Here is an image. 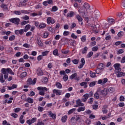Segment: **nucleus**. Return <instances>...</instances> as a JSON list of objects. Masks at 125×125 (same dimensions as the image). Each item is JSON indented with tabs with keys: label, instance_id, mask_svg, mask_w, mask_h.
Masks as SVG:
<instances>
[{
	"label": "nucleus",
	"instance_id": "obj_59",
	"mask_svg": "<svg viewBox=\"0 0 125 125\" xmlns=\"http://www.w3.org/2000/svg\"><path fill=\"white\" fill-rule=\"evenodd\" d=\"M31 124H34V123H36L37 122V118L34 117L31 120Z\"/></svg>",
	"mask_w": 125,
	"mask_h": 125
},
{
	"label": "nucleus",
	"instance_id": "obj_44",
	"mask_svg": "<svg viewBox=\"0 0 125 125\" xmlns=\"http://www.w3.org/2000/svg\"><path fill=\"white\" fill-rule=\"evenodd\" d=\"M81 39L83 42H84L85 41H86V36L84 35L83 36H82Z\"/></svg>",
	"mask_w": 125,
	"mask_h": 125
},
{
	"label": "nucleus",
	"instance_id": "obj_11",
	"mask_svg": "<svg viewBox=\"0 0 125 125\" xmlns=\"http://www.w3.org/2000/svg\"><path fill=\"white\" fill-rule=\"evenodd\" d=\"M28 0H20V2L18 5V6H19V7H22V6H24V5H25V3L28 1Z\"/></svg>",
	"mask_w": 125,
	"mask_h": 125
},
{
	"label": "nucleus",
	"instance_id": "obj_47",
	"mask_svg": "<svg viewBox=\"0 0 125 125\" xmlns=\"http://www.w3.org/2000/svg\"><path fill=\"white\" fill-rule=\"evenodd\" d=\"M124 52L125 51H124V49H120L117 51V54H123Z\"/></svg>",
	"mask_w": 125,
	"mask_h": 125
},
{
	"label": "nucleus",
	"instance_id": "obj_37",
	"mask_svg": "<svg viewBox=\"0 0 125 125\" xmlns=\"http://www.w3.org/2000/svg\"><path fill=\"white\" fill-rule=\"evenodd\" d=\"M48 53H49V51H45L43 52H42V56H47V54H48Z\"/></svg>",
	"mask_w": 125,
	"mask_h": 125
},
{
	"label": "nucleus",
	"instance_id": "obj_40",
	"mask_svg": "<svg viewBox=\"0 0 125 125\" xmlns=\"http://www.w3.org/2000/svg\"><path fill=\"white\" fill-rule=\"evenodd\" d=\"M68 78H69L68 77V75L66 74L65 75H64V76L62 77V80H63L64 82H67Z\"/></svg>",
	"mask_w": 125,
	"mask_h": 125
},
{
	"label": "nucleus",
	"instance_id": "obj_25",
	"mask_svg": "<svg viewBox=\"0 0 125 125\" xmlns=\"http://www.w3.org/2000/svg\"><path fill=\"white\" fill-rule=\"evenodd\" d=\"M98 68L103 71L104 70V64L102 63L99 64Z\"/></svg>",
	"mask_w": 125,
	"mask_h": 125
},
{
	"label": "nucleus",
	"instance_id": "obj_28",
	"mask_svg": "<svg viewBox=\"0 0 125 125\" xmlns=\"http://www.w3.org/2000/svg\"><path fill=\"white\" fill-rule=\"evenodd\" d=\"M27 74L26 72H22L20 78L21 79H23V78H25L27 76Z\"/></svg>",
	"mask_w": 125,
	"mask_h": 125
},
{
	"label": "nucleus",
	"instance_id": "obj_4",
	"mask_svg": "<svg viewBox=\"0 0 125 125\" xmlns=\"http://www.w3.org/2000/svg\"><path fill=\"white\" fill-rule=\"evenodd\" d=\"M93 93L92 91H90L89 94L86 93L83 95V98L82 99V102H86L89 97H92Z\"/></svg>",
	"mask_w": 125,
	"mask_h": 125
},
{
	"label": "nucleus",
	"instance_id": "obj_36",
	"mask_svg": "<svg viewBox=\"0 0 125 125\" xmlns=\"http://www.w3.org/2000/svg\"><path fill=\"white\" fill-rule=\"evenodd\" d=\"M48 36H49V33H48V32H46L43 34V38L47 39V38H48Z\"/></svg>",
	"mask_w": 125,
	"mask_h": 125
},
{
	"label": "nucleus",
	"instance_id": "obj_61",
	"mask_svg": "<svg viewBox=\"0 0 125 125\" xmlns=\"http://www.w3.org/2000/svg\"><path fill=\"white\" fill-rule=\"evenodd\" d=\"M53 65L52 62H49L47 65V68L48 69H51L52 68Z\"/></svg>",
	"mask_w": 125,
	"mask_h": 125
},
{
	"label": "nucleus",
	"instance_id": "obj_12",
	"mask_svg": "<svg viewBox=\"0 0 125 125\" xmlns=\"http://www.w3.org/2000/svg\"><path fill=\"white\" fill-rule=\"evenodd\" d=\"M53 93L58 96H60V95L62 94V90L59 89H54L53 90Z\"/></svg>",
	"mask_w": 125,
	"mask_h": 125
},
{
	"label": "nucleus",
	"instance_id": "obj_43",
	"mask_svg": "<svg viewBox=\"0 0 125 125\" xmlns=\"http://www.w3.org/2000/svg\"><path fill=\"white\" fill-rule=\"evenodd\" d=\"M95 84H96V83L95 82H92L89 83V86L90 87H92L94 86V85H95Z\"/></svg>",
	"mask_w": 125,
	"mask_h": 125
},
{
	"label": "nucleus",
	"instance_id": "obj_57",
	"mask_svg": "<svg viewBox=\"0 0 125 125\" xmlns=\"http://www.w3.org/2000/svg\"><path fill=\"white\" fill-rule=\"evenodd\" d=\"M14 13L16 15H21V12L20 11H14Z\"/></svg>",
	"mask_w": 125,
	"mask_h": 125
},
{
	"label": "nucleus",
	"instance_id": "obj_34",
	"mask_svg": "<svg viewBox=\"0 0 125 125\" xmlns=\"http://www.w3.org/2000/svg\"><path fill=\"white\" fill-rule=\"evenodd\" d=\"M77 73L72 74L70 77V80H74V79H75L76 77H77Z\"/></svg>",
	"mask_w": 125,
	"mask_h": 125
},
{
	"label": "nucleus",
	"instance_id": "obj_50",
	"mask_svg": "<svg viewBox=\"0 0 125 125\" xmlns=\"http://www.w3.org/2000/svg\"><path fill=\"white\" fill-rule=\"evenodd\" d=\"M98 50V47L97 46H94L92 48V51L96 52Z\"/></svg>",
	"mask_w": 125,
	"mask_h": 125
},
{
	"label": "nucleus",
	"instance_id": "obj_38",
	"mask_svg": "<svg viewBox=\"0 0 125 125\" xmlns=\"http://www.w3.org/2000/svg\"><path fill=\"white\" fill-rule=\"evenodd\" d=\"M90 76L91 78H95V77H96L95 73H94L92 71H91L90 72Z\"/></svg>",
	"mask_w": 125,
	"mask_h": 125
},
{
	"label": "nucleus",
	"instance_id": "obj_41",
	"mask_svg": "<svg viewBox=\"0 0 125 125\" xmlns=\"http://www.w3.org/2000/svg\"><path fill=\"white\" fill-rule=\"evenodd\" d=\"M92 55H93V52L90 51L87 54V58H90Z\"/></svg>",
	"mask_w": 125,
	"mask_h": 125
},
{
	"label": "nucleus",
	"instance_id": "obj_2",
	"mask_svg": "<svg viewBox=\"0 0 125 125\" xmlns=\"http://www.w3.org/2000/svg\"><path fill=\"white\" fill-rule=\"evenodd\" d=\"M98 91L99 92L101 95L103 96H107L108 95V88H101L99 87L98 89Z\"/></svg>",
	"mask_w": 125,
	"mask_h": 125
},
{
	"label": "nucleus",
	"instance_id": "obj_30",
	"mask_svg": "<svg viewBox=\"0 0 125 125\" xmlns=\"http://www.w3.org/2000/svg\"><path fill=\"white\" fill-rule=\"evenodd\" d=\"M84 8L87 10L89 8H90V6H89V4L87 3H84L83 5Z\"/></svg>",
	"mask_w": 125,
	"mask_h": 125
},
{
	"label": "nucleus",
	"instance_id": "obj_1",
	"mask_svg": "<svg viewBox=\"0 0 125 125\" xmlns=\"http://www.w3.org/2000/svg\"><path fill=\"white\" fill-rule=\"evenodd\" d=\"M121 64L120 63H115L113 67L115 68L114 74L116 75L117 78H121L125 76V73L122 72V68L120 67Z\"/></svg>",
	"mask_w": 125,
	"mask_h": 125
},
{
	"label": "nucleus",
	"instance_id": "obj_55",
	"mask_svg": "<svg viewBox=\"0 0 125 125\" xmlns=\"http://www.w3.org/2000/svg\"><path fill=\"white\" fill-rule=\"evenodd\" d=\"M21 110V108L19 107H17L14 109L15 113H18L19 112H20Z\"/></svg>",
	"mask_w": 125,
	"mask_h": 125
},
{
	"label": "nucleus",
	"instance_id": "obj_17",
	"mask_svg": "<svg viewBox=\"0 0 125 125\" xmlns=\"http://www.w3.org/2000/svg\"><path fill=\"white\" fill-rule=\"evenodd\" d=\"M87 50H88V47L87 46L84 47V48L81 49V51L82 54H85L87 53Z\"/></svg>",
	"mask_w": 125,
	"mask_h": 125
},
{
	"label": "nucleus",
	"instance_id": "obj_52",
	"mask_svg": "<svg viewBox=\"0 0 125 125\" xmlns=\"http://www.w3.org/2000/svg\"><path fill=\"white\" fill-rule=\"evenodd\" d=\"M29 22V21H23L21 22V25L22 26H24V25H26V24H28Z\"/></svg>",
	"mask_w": 125,
	"mask_h": 125
},
{
	"label": "nucleus",
	"instance_id": "obj_45",
	"mask_svg": "<svg viewBox=\"0 0 125 125\" xmlns=\"http://www.w3.org/2000/svg\"><path fill=\"white\" fill-rule=\"evenodd\" d=\"M124 33L123 31H120L119 32H118V33L117 34L118 37H123V36H124Z\"/></svg>",
	"mask_w": 125,
	"mask_h": 125
},
{
	"label": "nucleus",
	"instance_id": "obj_26",
	"mask_svg": "<svg viewBox=\"0 0 125 125\" xmlns=\"http://www.w3.org/2000/svg\"><path fill=\"white\" fill-rule=\"evenodd\" d=\"M37 73L38 76H43V72L42 69H38Z\"/></svg>",
	"mask_w": 125,
	"mask_h": 125
},
{
	"label": "nucleus",
	"instance_id": "obj_51",
	"mask_svg": "<svg viewBox=\"0 0 125 125\" xmlns=\"http://www.w3.org/2000/svg\"><path fill=\"white\" fill-rule=\"evenodd\" d=\"M69 34H70V31H64L63 33V35L64 36H69Z\"/></svg>",
	"mask_w": 125,
	"mask_h": 125
},
{
	"label": "nucleus",
	"instance_id": "obj_56",
	"mask_svg": "<svg viewBox=\"0 0 125 125\" xmlns=\"http://www.w3.org/2000/svg\"><path fill=\"white\" fill-rule=\"evenodd\" d=\"M0 82L2 83H4L5 80L3 79V75L0 76Z\"/></svg>",
	"mask_w": 125,
	"mask_h": 125
},
{
	"label": "nucleus",
	"instance_id": "obj_32",
	"mask_svg": "<svg viewBox=\"0 0 125 125\" xmlns=\"http://www.w3.org/2000/svg\"><path fill=\"white\" fill-rule=\"evenodd\" d=\"M53 55H55V56H58V55H59V54H58V49H56L54 50V51H53Z\"/></svg>",
	"mask_w": 125,
	"mask_h": 125
},
{
	"label": "nucleus",
	"instance_id": "obj_16",
	"mask_svg": "<svg viewBox=\"0 0 125 125\" xmlns=\"http://www.w3.org/2000/svg\"><path fill=\"white\" fill-rule=\"evenodd\" d=\"M107 21L109 23V25H113L115 23V20L112 18H107Z\"/></svg>",
	"mask_w": 125,
	"mask_h": 125
},
{
	"label": "nucleus",
	"instance_id": "obj_58",
	"mask_svg": "<svg viewBox=\"0 0 125 125\" xmlns=\"http://www.w3.org/2000/svg\"><path fill=\"white\" fill-rule=\"evenodd\" d=\"M102 71V69H100L98 68L96 70V74H99L101 73V72Z\"/></svg>",
	"mask_w": 125,
	"mask_h": 125
},
{
	"label": "nucleus",
	"instance_id": "obj_14",
	"mask_svg": "<svg viewBox=\"0 0 125 125\" xmlns=\"http://www.w3.org/2000/svg\"><path fill=\"white\" fill-rule=\"evenodd\" d=\"M75 16V12L73 11H71L69 13L67 14L66 17L67 18H72L73 16Z\"/></svg>",
	"mask_w": 125,
	"mask_h": 125
},
{
	"label": "nucleus",
	"instance_id": "obj_23",
	"mask_svg": "<svg viewBox=\"0 0 125 125\" xmlns=\"http://www.w3.org/2000/svg\"><path fill=\"white\" fill-rule=\"evenodd\" d=\"M114 91H115V88H114V87H110L107 89V93H109V92L113 93Z\"/></svg>",
	"mask_w": 125,
	"mask_h": 125
},
{
	"label": "nucleus",
	"instance_id": "obj_42",
	"mask_svg": "<svg viewBox=\"0 0 125 125\" xmlns=\"http://www.w3.org/2000/svg\"><path fill=\"white\" fill-rule=\"evenodd\" d=\"M11 116L13 117V118H14V119H17V118H18V114L15 113H12Z\"/></svg>",
	"mask_w": 125,
	"mask_h": 125
},
{
	"label": "nucleus",
	"instance_id": "obj_6",
	"mask_svg": "<svg viewBox=\"0 0 125 125\" xmlns=\"http://www.w3.org/2000/svg\"><path fill=\"white\" fill-rule=\"evenodd\" d=\"M9 21L13 24H15L16 25H19V22H20V19L18 18H12L9 19Z\"/></svg>",
	"mask_w": 125,
	"mask_h": 125
},
{
	"label": "nucleus",
	"instance_id": "obj_39",
	"mask_svg": "<svg viewBox=\"0 0 125 125\" xmlns=\"http://www.w3.org/2000/svg\"><path fill=\"white\" fill-rule=\"evenodd\" d=\"M21 13H23L24 14H30V12H29L28 10H21Z\"/></svg>",
	"mask_w": 125,
	"mask_h": 125
},
{
	"label": "nucleus",
	"instance_id": "obj_46",
	"mask_svg": "<svg viewBox=\"0 0 125 125\" xmlns=\"http://www.w3.org/2000/svg\"><path fill=\"white\" fill-rule=\"evenodd\" d=\"M15 40V36L14 35L11 36L9 38V41L12 42Z\"/></svg>",
	"mask_w": 125,
	"mask_h": 125
},
{
	"label": "nucleus",
	"instance_id": "obj_53",
	"mask_svg": "<svg viewBox=\"0 0 125 125\" xmlns=\"http://www.w3.org/2000/svg\"><path fill=\"white\" fill-rule=\"evenodd\" d=\"M93 98H90L88 101V104H92V103H93Z\"/></svg>",
	"mask_w": 125,
	"mask_h": 125
},
{
	"label": "nucleus",
	"instance_id": "obj_33",
	"mask_svg": "<svg viewBox=\"0 0 125 125\" xmlns=\"http://www.w3.org/2000/svg\"><path fill=\"white\" fill-rule=\"evenodd\" d=\"M61 52L62 53V54H68V53H69V52H70V50H64L62 49L61 50Z\"/></svg>",
	"mask_w": 125,
	"mask_h": 125
},
{
	"label": "nucleus",
	"instance_id": "obj_15",
	"mask_svg": "<svg viewBox=\"0 0 125 125\" xmlns=\"http://www.w3.org/2000/svg\"><path fill=\"white\" fill-rule=\"evenodd\" d=\"M48 114L50 116V118H52L53 120H56V114L52 113L51 111H48Z\"/></svg>",
	"mask_w": 125,
	"mask_h": 125
},
{
	"label": "nucleus",
	"instance_id": "obj_7",
	"mask_svg": "<svg viewBox=\"0 0 125 125\" xmlns=\"http://www.w3.org/2000/svg\"><path fill=\"white\" fill-rule=\"evenodd\" d=\"M36 83H37V78H34L33 80H32V78H30L27 81V84H29V85H31V84L34 85L36 84Z\"/></svg>",
	"mask_w": 125,
	"mask_h": 125
},
{
	"label": "nucleus",
	"instance_id": "obj_24",
	"mask_svg": "<svg viewBox=\"0 0 125 125\" xmlns=\"http://www.w3.org/2000/svg\"><path fill=\"white\" fill-rule=\"evenodd\" d=\"M81 86H84V88L87 87V83L85 82H82L80 83Z\"/></svg>",
	"mask_w": 125,
	"mask_h": 125
},
{
	"label": "nucleus",
	"instance_id": "obj_49",
	"mask_svg": "<svg viewBox=\"0 0 125 125\" xmlns=\"http://www.w3.org/2000/svg\"><path fill=\"white\" fill-rule=\"evenodd\" d=\"M58 10V7L56 6H54L52 7V11H53L54 12H56V11H57Z\"/></svg>",
	"mask_w": 125,
	"mask_h": 125
},
{
	"label": "nucleus",
	"instance_id": "obj_54",
	"mask_svg": "<svg viewBox=\"0 0 125 125\" xmlns=\"http://www.w3.org/2000/svg\"><path fill=\"white\" fill-rule=\"evenodd\" d=\"M72 62L73 64H75V65H77L79 64V60L77 59H74L72 61Z\"/></svg>",
	"mask_w": 125,
	"mask_h": 125
},
{
	"label": "nucleus",
	"instance_id": "obj_5",
	"mask_svg": "<svg viewBox=\"0 0 125 125\" xmlns=\"http://www.w3.org/2000/svg\"><path fill=\"white\" fill-rule=\"evenodd\" d=\"M1 72L3 75L6 74V73H8V74H10V75H14V72L12 71V70L10 68H3L1 70Z\"/></svg>",
	"mask_w": 125,
	"mask_h": 125
},
{
	"label": "nucleus",
	"instance_id": "obj_19",
	"mask_svg": "<svg viewBox=\"0 0 125 125\" xmlns=\"http://www.w3.org/2000/svg\"><path fill=\"white\" fill-rule=\"evenodd\" d=\"M26 102H28V103H30V104H33V103H34V99L28 97L26 100Z\"/></svg>",
	"mask_w": 125,
	"mask_h": 125
},
{
	"label": "nucleus",
	"instance_id": "obj_18",
	"mask_svg": "<svg viewBox=\"0 0 125 125\" xmlns=\"http://www.w3.org/2000/svg\"><path fill=\"white\" fill-rule=\"evenodd\" d=\"M46 27V24L43 23V22H41L39 24V28L40 29H44Z\"/></svg>",
	"mask_w": 125,
	"mask_h": 125
},
{
	"label": "nucleus",
	"instance_id": "obj_8",
	"mask_svg": "<svg viewBox=\"0 0 125 125\" xmlns=\"http://www.w3.org/2000/svg\"><path fill=\"white\" fill-rule=\"evenodd\" d=\"M75 18L77 20H78L79 23L80 24V25L82 26V25L83 24V19L82 16H80V15L79 14H76V15L75 16Z\"/></svg>",
	"mask_w": 125,
	"mask_h": 125
},
{
	"label": "nucleus",
	"instance_id": "obj_20",
	"mask_svg": "<svg viewBox=\"0 0 125 125\" xmlns=\"http://www.w3.org/2000/svg\"><path fill=\"white\" fill-rule=\"evenodd\" d=\"M67 119H68L67 115L62 116L61 119L62 123H66V122H67Z\"/></svg>",
	"mask_w": 125,
	"mask_h": 125
},
{
	"label": "nucleus",
	"instance_id": "obj_3",
	"mask_svg": "<svg viewBox=\"0 0 125 125\" xmlns=\"http://www.w3.org/2000/svg\"><path fill=\"white\" fill-rule=\"evenodd\" d=\"M38 90H39V94L42 96H44L45 93L44 91H47L48 89L46 87L39 86L37 88Z\"/></svg>",
	"mask_w": 125,
	"mask_h": 125
},
{
	"label": "nucleus",
	"instance_id": "obj_13",
	"mask_svg": "<svg viewBox=\"0 0 125 125\" xmlns=\"http://www.w3.org/2000/svg\"><path fill=\"white\" fill-rule=\"evenodd\" d=\"M81 62L82 64H80L79 66H78L79 69H82L83 68V67L84 66V64H85V60H84V58H82L81 59Z\"/></svg>",
	"mask_w": 125,
	"mask_h": 125
},
{
	"label": "nucleus",
	"instance_id": "obj_31",
	"mask_svg": "<svg viewBox=\"0 0 125 125\" xmlns=\"http://www.w3.org/2000/svg\"><path fill=\"white\" fill-rule=\"evenodd\" d=\"M76 111V108H72L70 110H69L67 113V115H71V114H73Z\"/></svg>",
	"mask_w": 125,
	"mask_h": 125
},
{
	"label": "nucleus",
	"instance_id": "obj_21",
	"mask_svg": "<svg viewBox=\"0 0 125 125\" xmlns=\"http://www.w3.org/2000/svg\"><path fill=\"white\" fill-rule=\"evenodd\" d=\"M79 12L80 13H81L83 16H85V12L84 11V10L82 8H81L79 10Z\"/></svg>",
	"mask_w": 125,
	"mask_h": 125
},
{
	"label": "nucleus",
	"instance_id": "obj_62",
	"mask_svg": "<svg viewBox=\"0 0 125 125\" xmlns=\"http://www.w3.org/2000/svg\"><path fill=\"white\" fill-rule=\"evenodd\" d=\"M36 125H44V123L42 122V121H39Z\"/></svg>",
	"mask_w": 125,
	"mask_h": 125
},
{
	"label": "nucleus",
	"instance_id": "obj_27",
	"mask_svg": "<svg viewBox=\"0 0 125 125\" xmlns=\"http://www.w3.org/2000/svg\"><path fill=\"white\" fill-rule=\"evenodd\" d=\"M56 87H57V88H59L60 89L62 88V84H61V83H60L59 82H57L56 83Z\"/></svg>",
	"mask_w": 125,
	"mask_h": 125
},
{
	"label": "nucleus",
	"instance_id": "obj_29",
	"mask_svg": "<svg viewBox=\"0 0 125 125\" xmlns=\"http://www.w3.org/2000/svg\"><path fill=\"white\" fill-rule=\"evenodd\" d=\"M84 110H85V107H80L77 109V112H80L83 111Z\"/></svg>",
	"mask_w": 125,
	"mask_h": 125
},
{
	"label": "nucleus",
	"instance_id": "obj_9",
	"mask_svg": "<svg viewBox=\"0 0 125 125\" xmlns=\"http://www.w3.org/2000/svg\"><path fill=\"white\" fill-rule=\"evenodd\" d=\"M76 102V105H75L74 107H83V106L84 105L83 103H82V101L80 99H77Z\"/></svg>",
	"mask_w": 125,
	"mask_h": 125
},
{
	"label": "nucleus",
	"instance_id": "obj_60",
	"mask_svg": "<svg viewBox=\"0 0 125 125\" xmlns=\"http://www.w3.org/2000/svg\"><path fill=\"white\" fill-rule=\"evenodd\" d=\"M43 57L42 56V55L38 56L37 57L38 61H41V60H42V59Z\"/></svg>",
	"mask_w": 125,
	"mask_h": 125
},
{
	"label": "nucleus",
	"instance_id": "obj_64",
	"mask_svg": "<svg viewBox=\"0 0 125 125\" xmlns=\"http://www.w3.org/2000/svg\"><path fill=\"white\" fill-rule=\"evenodd\" d=\"M38 110L39 112H42V111H43V107L41 106H38Z\"/></svg>",
	"mask_w": 125,
	"mask_h": 125
},
{
	"label": "nucleus",
	"instance_id": "obj_22",
	"mask_svg": "<svg viewBox=\"0 0 125 125\" xmlns=\"http://www.w3.org/2000/svg\"><path fill=\"white\" fill-rule=\"evenodd\" d=\"M1 7L3 9V10H8V7H7V5L5 4L4 3H2L1 4Z\"/></svg>",
	"mask_w": 125,
	"mask_h": 125
},
{
	"label": "nucleus",
	"instance_id": "obj_48",
	"mask_svg": "<svg viewBox=\"0 0 125 125\" xmlns=\"http://www.w3.org/2000/svg\"><path fill=\"white\" fill-rule=\"evenodd\" d=\"M37 42L38 45H40V46H42V45H43V44L42 43V41L41 40H38Z\"/></svg>",
	"mask_w": 125,
	"mask_h": 125
},
{
	"label": "nucleus",
	"instance_id": "obj_10",
	"mask_svg": "<svg viewBox=\"0 0 125 125\" xmlns=\"http://www.w3.org/2000/svg\"><path fill=\"white\" fill-rule=\"evenodd\" d=\"M55 20L50 17L47 18V24H55Z\"/></svg>",
	"mask_w": 125,
	"mask_h": 125
},
{
	"label": "nucleus",
	"instance_id": "obj_63",
	"mask_svg": "<svg viewBox=\"0 0 125 125\" xmlns=\"http://www.w3.org/2000/svg\"><path fill=\"white\" fill-rule=\"evenodd\" d=\"M118 105L119 106V107H124L125 106V103H120L119 104H118Z\"/></svg>",
	"mask_w": 125,
	"mask_h": 125
},
{
	"label": "nucleus",
	"instance_id": "obj_35",
	"mask_svg": "<svg viewBox=\"0 0 125 125\" xmlns=\"http://www.w3.org/2000/svg\"><path fill=\"white\" fill-rule=\"evenodd\" d=\"M94 97L95 99H99V94H98V91L94 94Z\"/></svg>",
	"mask_w": 125,
	"mask_h": 125
}]
</instances>
